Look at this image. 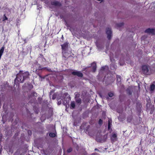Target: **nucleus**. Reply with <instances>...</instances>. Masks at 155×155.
Here are the masks:
<instances>
[{
	"label": "nucleus",
	"mask_w": 155,
	"mask_h": 155,
	"mask_svg": "<svg viewBox=\"0 0 155 155\" xmlns=\"http://www.w3.org/2000/svg\"><path fill=\"white\" fill-rule=\"evenodd\" d=\"M108 95L110 97H112L114 96V94L113 93L111 92H109L108 93Z\"/></svg>",
	"instance_id": "obj_26"
},
{
	"label": "nucleus",
	"mask_w": 155,
	"mask_h": 155,
	"mask_svg": "<svg viewBox=\"0 0 155 155\" xmlns=\"http://www.w3.org/2000/svg\"><path fill=\"white\" fill-rule=\"evenodd\" d=\"M14 155H22V154L20 153V151H18V150L15 153Z\"/></svg>",
	"instance_id": "obj_24"
},
{
	"label": "nucleus",
	"mask_w": 155,
	"mask_h": 155,
	"mask_svg": "<svg viewBox=\"0 0 155 155\" xmlns=\"http://www.w3.org/2000/svg\"><path fill=\"white\" fill-rule=\"evenodd\" d=\"M71 74L74 76H77L82 78L83 77V74L80 71L74 70L71 73Z\"/></svg>",
	"instance_id": "obj_4"
},
{
	"label": "nucleus",
	"mask_w": 155,
	"mask_h": 155,
	"mask_svg": "<svg viewBox=\"0 0 155 155\" xmlns=\"http://www.w3.org/2000/svg\"><path fill=\"white\" fill-rule=\"evenodd\" d=\"M116 78L117 79V82L118 83L120 82L121 81V78L120 76L118 75H116Z\"/></svg>",
	"instance_id": "obj_17"
},
{
	"label": "nucleus",
	"mask_w": 155,
	"mask_h": 155,
	"mask_svg": "<svg viewBox=\"0 0 155 155\" xmlns=\"http://www.w3.org/2000/svg\"><path fill=\"white\" fill-rule=\"evenodd\" d=\"M102 141V140H97V141L98 142H101Z\"/></svg>",
	"instance_id": "obj_33"
},
{
	"label": "nucleus",
	"mask_w": 155,
	"mask_h": 155,
	"mask_svg": "<svg viewBox=\"0 0 155 155\" xmlns=\"http://www.w3.org/2000/svg\"><path fill=\"white\" fill-rule=\"evenodd\" d=\"M76 93H75V99L76 98H78V97H79L80 96V94H75Z\"/></svg>",
	"instance_id": "obj_29"
},
{
	"label": "nucleus",
	"mask_w": 155,
	"mask_h": 155,
	"mask_svg": "<svg viewBox=\"0 0 155 155\" xmlns=\"http://www.w3.org/2000/svg\"><path fill=\"white\" fill-rule=\"evenodd\" d=\"M38 112L37 111L36 112V114H38Z\"/></svg>",
	"instance_id": "obj_37"
},
{
	"label": "nucleus",
	"mask_w": 155,
	"mask_h": 155,
	"mask_svg": "<svg viewBox=\"0 0 155 155\" xmlns=\"http://www.w3.org/2000/svg\"><path fill=\"white\" fill-rule=\"evenodd\" d=\"M131 88L129 87H128L127 89V92L128 94L129 95H131L132 94V92L131 91Z\"/></svg>",
	"instance_id": "obj_11"
},
{
	"label": "nucleus",
	"mask_w": 155,
	"mask_h": 155,
	"mask_svg": "<svg viewBox=\"0 0 155 155\" xmlns=\"http://www.w3.org/2000/svg\"><path fill=\"white\" fill-rule=\"evenodd\" d=\"M62 55L63 60H66L71 56V52L68 50H63L62 51Z\"/></svg>",
	"instance_id": "obj_3"
},
{
	"label": "nucleus",
	"mask_w": 155,
	"mask_h": 155,
	"mask_svg": "<svg viewBox=\"0 0 155 155\" xmlns=\"http://www.w3.org/2000/svg\"><path fill=\"white\" fill-rule=\"evenodd\" d=\"M31 86H32V87H33V85H31Z\"/></svg>",
	"instance_id": "obj_38"
},
{
	"label": "nucleus",
	"mask_w": 155,
	"mask_h": 155,
	"mask_svg": "<svg viewBox=\"0 0 155 155\" xmlns=\"http://www.w3.org/2000/svg\"><path fill=\"white\" fill-rule=\"evenodd\" d=\"M155 88V85L154 84H153L151 85L150 87V91H153L154 90Z\"/></svg>",
	"instance_id": "obj_19"
},
{
	"label": "nucleus",
	"mask_w": 155,
	"mask_h": 155,
	"mask_svg": "<svg viewBox=\"0 0 155 155\" xmlns=\"http://www.w3.org/2000/svg\"><path fill=\"white\" fill-rule=\"evenodd\" d=\"M90 126L89 125L88 126V127H87V129L89 128V127Z\"/></svg>",
	"instance_id": "obj_34"
},
{
	"label": "nucleus",
	"mask_w": 155,
	"mask_h": 155,
	"mask_svg": "<svg viewBox=\"0 0 155 155\" xmlns=\"http://www.w3.org/2000/svg\"><path fill=\"white\" fill-rule=\"evenodd\" d=\"M127 120H128H128H129V119H128V118H127Z\"/></svg>",
	"instance_id": "obj_36"
},
{
	"label": "nucleus",
	"mask_w": 155,
	"mask_h": 155,
	"mask_svg": "<svg viewBox=\"0 0 155 155\" xmlns=\"http://www.w3.org/2000/svg\"><path fill=\"white\" fill-rule=\"evenodd\" d=\"M31 94L32 96L35 97L37 96V93L34 91L31 92Z\"/></svg>",
	"instance_id": "obj_21"
},
{
	"label": "nucleus",
	"mask_w": 155,
	"mask_h": 155,
	"mask_svg": "<svg viewBox=\"0 0 155 155\" xmlns=\"http://www.w3.org/2000/svg\"><path fill=\"white\" fill-rule=\"evenodd\" d=\"M98 124L101 125L103 124V120L101 119H99L98 121Z\"/></svg>",
	"instance_id": "obj_25"
},
{
	"label": "nucleus",
	"mask_w": 155,
	"mask_h": 155,
	"mask_svg": "<svg viewBox=\"0 0 155 155\" xmlns=\"http://www.w3.org/2000/svg\"><path fill=\"white\" fill-rule=\"evenodd\" d=\"M4 50V46L2 47L0 50V56L1 57L3 53Z\"/></svg>",
	"instance_id": "obj_14"
},
{
	"label": "nucleus",
	"mask_w": 155,
	"mask_h": 155,
	"mask_svg": "<svg viewBox=\"0 0 155 155\" xmlns=\"http://www.w3.org/2000/svg\"><path fill=\"white\" fill-rule=\"evenodd\" d=\"M91 65L92 72H95L97 68L96 63L94 62L91 64Z\"/></svg>",
	"instance_id": "obj_9"
},
{
	"label": "nucleus",
	"mask_w": 155,
	"mask_h": 155,
	"mask_svg": "<svg viewBox=\"0 0 155 155\" xmlns=\"http://www.w3.org/2000/svg\"><path fill=\"white\" fill-rule=\"evenodd\" d=\"M104 137H105V136H106V138H107V135H104Z\"/></svg>",
	"instance_id": "obj_35"
},
{
	"label": "nucleus",
	"mask_w": 155,
	"mask_h": 155,
	"mask_svg": "<svg viewBox=\"0 0 155 155\" xmlns=\"http://www.w3.org/2000/svg\"><path fill=\"white\" fill-rule=\"evenodd\" d=\"M106 33L107 35V38L108 40H110L111 39L112 31H111V28H108L106 29Z\"/></svg>",
	"instance_id": "obj_5"
},
{
	"label": "nucleus",
	"mask_w": 155,
	"mask_h": 155,
	"mask_svg": "<svg viewBox=\"0 0 155 155\" xmlns=\"http://www.w3.org/2000/svg\"><path fill=\"white\" fill-rule=\"evenodd\" d=\"M95 151H97L98 152H100V151L99 150H98L97 148H95Z\"/></svg>",
	"instance_id": "obj_31"
},
{
	"label": "nucleus",
	"mask_w": 155,
	"mask_h": 155,
	"mask_svg": "<svg viewBox=\"0 0 155 155\" xmlns=\"http://www.w3.org/2000/svg\"><path fill=\"white\" fill-rule=\"evenodd\" d=\"M111 124L110 123V120H108V130H110L111 131L112 130V129L111 128Z\"/></svg>",
	"instance_id": "obj_18"
},
{
	"label": "nucleus",
	"mask_w": 155,
	"mask_h": 155,
	"mask_svg": "<svg viewBox=\"0 0 155 155\" xmlns=\"http://www.w3.org/2000/svg\"><path fill=\"white\" fill-rule=\"evenodd\" d=\"M91 155H100V154L97 153H92Z\"/></svg>",
	"instance_id": "obj_30"
},
{
	"label": "nucleus",
	"mask_w": 155,
	"mask_h": 155,
	"mask_svg": "<svg viewBox=\"0 0 155 155\" xmlns=\"http://www.w3.org/2000/svg\"><path fill=\"white\" fill-rule=\"evenodd\" d=\"M101 69L103 70H104L105 69V67H101Z\"/></svg>",
	"instance_id": "obj_32"
},
{
	"label": "nucleus",
	"mask_w": 155,
	"mask_h": 155,
	"mask_svg": "<svg viewBox=\"0 0 155 155\" xmlns=\"http://www.w3.org/2000/svg\"><path fill=\"white\" fill-rule=\"evenodd\" d=\"M75 101L76 102L80 104L81 103V100L80 98H78L75 99Z\"/></svg>",
	"instance_id": "obj_15"
},
{
	"label": "nucleus",
	"mask_w": 155,
	"mask_h": 155,
	"mask_svg": "<svg viewBox=\"0 0 155 155\" xmlns=\"http://www.w3.org/2000/svg\"><path fill=\"white\" fill-rule=\"evenodd\" d=\"M8 19V18L6 17L5 14H4L3 15V16L2 18V21H4L5 20H7Z\"/></svg>",
	"instance_id": "obj_22"
},
{
	"label": "nucleus",
	"mask_w": 155,
	"mask_h": 155,
	"mask_svg": "<svg viewBox=\"0 0 155 155\" xmlns=\"http://www.w3.org/2000/svg\"><path fill=\"white\" fill-rule=\"evenodd\" d=\"M61 99H58V105H60L61 104Z\"/></svg>",
	"instance_id": "obj_27"
},
{
	"label": "nucleus",
	"mask_w": 155,
	"mask_h": 155,
	"mask_svg": "<svg viewBox=\"0 0 155 155\" xmlns=\"http://www.w3.org/2000/svg\"><path fill=\"white\" fill-rule=\"evenodd\" d=\"M30 75L29 72L28 71L24 72L23 71H20L16 75V77L15 80V83H23L24 81L27 79L29 78Z\"/></svg>",
	"instance_id": "obj_1"
},
{
	"label": "nucleus",
	"mask_w": 155,
	"mask_h": 155,
	"mask_svg": "<svg viewBox=\"0 0 155 155\" xmlns=\"http://www.w3.org/2000/svg\"><path fill=\"white\" fill-rule=\"evenodd\" d=\"M49 136L52 138L54 137H56V133H50L49 134Z\"/></svg>",
	"instance_id": "obj_13"
},
{
	"label": "nucleus",
	"mask_w": 155,
	"mask_h": 155,
	"mask_svg": "<svg viewBox=\"0 0 155 155\" xmlns=\"http://www.w3.org/2000/svg\"><path fill=\"white\" fill-rule=\"evenodd\" d=\"M56 97V95L55 94H54L52 95V99L53 100L55 99Z\"/></svg>",
	"instance_id": "obj_28"
},
{
	"label": "nucleus",
	"mask_w": 155,
	"mask_h": 155,
	"mask_svg": "<svg viewBox=\"0 0 155 155\" xmlns=\"http://www.w3.org/2000/svg\"><path fill=\"white\" fill-rule=\"evenodd\" d=\"M124 23L123 22H121L119 23L116 24V25L118 28L124 26Z\"/></svg>",
	"instance_id": "obj_16"
},
{
	"label": "nucleus",
	"mask_w": 155,
	"mask_h": 155,
	"mask_svg": "<svg viewBox=\"0 0 155 155\" xmlns=\"http://www.w3.org/2000/svg\"><path fill=\"white\" fill-rule=\"evenodd\" d=\"M73 150V149L72 147H70L69 148H68L67 151V152L68 153H70Z\"/></svg>",
	"instance_id": "obj_20"
},
{
	"label": "nucleus",
	"mask_w": 155,
	"mask_h": 155,
	"mask_svg": "<svg viewBox=\"0 0 155 155\" xmlns=\"http://www.w3.org/2000/svg\"><path fill=\"white\" fill-rule=\"evenodd\" d=\"M150 66L148 65H143L141 67L142 73L145 75H149V68Z\"/></svg>",
	"instance_id": "obj_2"
},
{
	"label": "nucleus",
	"mask_w": 155,
	"mask_h": 155,
	"mask_svg": "<svg viewBox=\"0 0 155 155\" xmlns=\"http://www.w3.org/2000/svg\"><path fill=\"white\" fill-rule=\"evenodd\" d=\"M145 32L151 33L153 35H154V28H147L145 30Z\"/></svg>",
	"instance_id": "obj_6"
},
{
	"label": "nucleus",
	"mask_w": 155,
	"mask_h": 155,
	"mask_svg": "<svg viewBox=\"0 0 155 155\" xmlns=\"http://www.w3.org/2000/svg\"><path fill=\"white\" fill-rule=\"evenodd\" d=\"M75 107V103L74 101H72L71 103L70 108L74 109Z\"/></svg>",
	"instance_id": "obj_12"
},
{
	"label": "nucleus",
	"mask_w": 155,
	"mask_h": 155,
	"mask_svg": "<svg viewBox=\"0 0 155 155\" xmlns=\"http://www.w3.org/2000/svg\"><path fill=\"white\" fill-rule=\"evenodd\" d=\"M68 43L67 42H65L63 44L61 45V48L62 51L67 50L66 48L68 47Z\"/></svg>",
	"instance_id": "obj_10"
},
{
	"label": "nucleus",
	"mask_w": 155,
	"mask_h": 155,
	"mask_svg": "<svg viewBox=\"0 0 155 155\" xmlns=\"http://www.w3.org/2000/svg\"><path fill=\"white\" fill-rule=\"evenodd\" d=\"M40 55L41 57H39L38 58H41L43 61H45L46 59L45 58L43 57V55L42 54H40Z\"/></svg>",
	"instance_id": "obj_23"
},
{
	"label": "nucleus",
	"mask_w": 155,
	"mask_h": 155,
	"mask_svg": "<svg viewBox=\"0 0 155 155\" xmlns=\"http://www.w3.org/2000/svg\"><path fill=\"white\" fill-rule=\"evenodd\" d=\"M51 5L55 6H61V4L59 2L55 1L51 2Z\"/></svg>",
	"instance_id": "obj_8"
},
{
	"label": "nucleus",
	"mask_w": 155,
	"mask_h": 155,
	"mask_svg": "<svg viewBox=\"0 0 155 155\" xmlns=\"http://www.w3.org/2000/svg\"><path fill=\"white\" fill-rule=\"evenodd\" d=\"M117 134H113L110 137V139L111 142H114L117 140Z\"/></svg>",
	"instance_id": "obj_7"
}]
</instances>
